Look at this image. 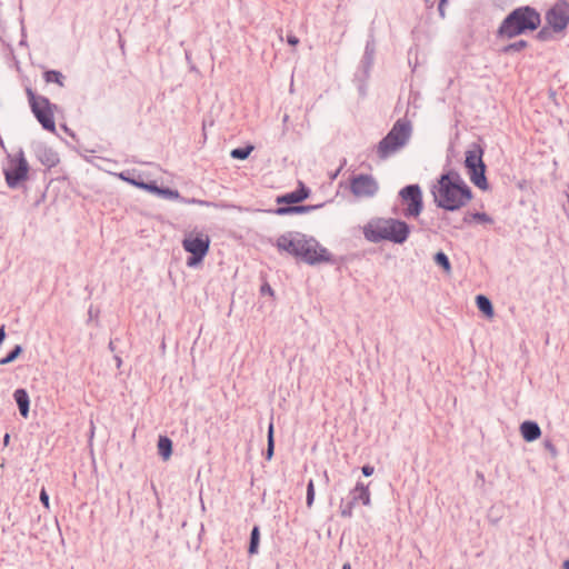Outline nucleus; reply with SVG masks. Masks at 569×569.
<instances>
[{
    "instance_id": "obj_38",
    "label": "nucleus",
    "mask_w": 569,
    "mask_h": 569,
    "mask_svg": "<svg viewBox=\"0 0 569 569\" xmlns=\"http://www.w3.org/2000/svg\"><path fill=\"white\" fill-rule=\"evenodd\" d=\"M287 41L290 46H297L299 43V39L296 36L289 34L287 37Z\"/></svg>"
},
{
    "instance_id": "obj_32",
    "label": "nucleus",
    "mask_w": 569,
    "mask_h": 569,
    "mask_svg": "<svg viewBox=\"0 0 569 569\" xmlns=\"http://www.w3.org/2000/svg\"><path fill=\"white\" fill-rule=\"evenodd\" d=\"M543 448L550 453L551 458L556 459L558 457V450H557L556 446L553 445L552 440L545 439Z\"/></svg>"
},
{
    "instance_id": "obj_23",
    "label": "nucleus",
    "mask_w": 569,
    "mask_h": 569,
    "mask_svg": "<svg viewBox=\"0 0 569 569\" xmlns=\"http://www.w3.org/2000/svg\"><path fill=\"white\" fill-rule=\"evenodd\" d=\"M253 149H254V147L251 144H248L244 148H236V149L231 150L230 156L233 159L244 160L250 156V153L252 152Z\"/></svg>"
},
{
    "instance_id": "obj_46",
    "label": "nucleus",
    "mask_w": 569,
    "mask_h": 569,
    "mask_svg": "<svg viewBox=\"0 0 569 569\" xmlns=\"http://www.w3.org/2000/svg\"><path fill=\"white\" fill-rule=\"evenodd\" d=\"M323 476H325L326 480L328 481V480H329V477H328L327 471H325V472H323Z\"/></svg>"
},
{
    "instance_id": "obj_12",
    "label": "nucleus",
    "mask_w": 569,
    "mask_h": 569,
    "mask_svg": "<svg viewBox=\"0 0 569 569\" xmlns=\"http://www.w3.org/2000/svg\"><path fill=\"white\" fill-rule=\"evenodd\" d=\"M378 183L372 176L359 174L352 178L350 183L351 192L358 198L373 197L378 191Z\"/></svg>"
},
{
    "instance_id": "obj_43",
    "label": "nucleus",
    "mask_w": 569,
    "mask_h": 569,
    "mask_svg": "<svg viewBox=\"0 0 569 569\" xmlns=\"http://www.w3.org/2000/svg\"><path fill=\"white\" fill-rule=\"evenodd\" d=\"M9 440H10V436H9V433H6L4 437H3L4 445H8Z\"/></svg>"
},
{
    "instance_id": "obj_16",
    "label": "nucleus",
    "mask_w": 569,
    "mask_h": 569,
    "mask_svg": "<svg viewBox=\"0 0 569 569\" xmlns=\"http://www.w3.org/2000/svg\"><path fill=\"white\" fill-rule=\"evenodd\" d=\"M322 204H316V206H284V207H278L274 210V213L278 216H287L292 213H307L312 210H316L318 208H321Z\"/></svg>"
},
{
    "instance_id": "obj_21",
    "label": "nucleus",
    "mask_w": 569,
    "mask_h": 569,
    "mask_svg": "<svg viewBox=\"0 0 569 569\" xmlns=\"http://www.w3.org/2000/svg\"><path fill=\"white\" fill-rule=\"evenodd\" d=\"M43 77L48 83L54 82L60 87L64 86V76L60 71L49 70L44 72Z\"/></svg>"
},
{
    "instance_id": "obj_35",
    "label": "nucleus",
    "mask_w": 569,
    "mask_h": 569,
    "mask_svg": "<svg viewBox=\"0 0 569 569\" xmlns=\"http://www.w3.org/2000/svg\"><path fill=\"white\" fill-rule=\"evenodd\" d=\"M40 501L44 506V508L49 509V507H50V505H49V496H48V493H47L44 488H42V490L40 492Z\"/></svg>"
},
{
    "instance_id": "obj_31",
    "label": "nucleus",
    "mask_w": 569,
    "mask_h": 569,
    "mask_svg": "<svg viewBox=\"0 0 569 569\" xmlns=\"http://www.w3.org/2000/svg\"><path fill=\"white\" fill-rule=\"evenodd\" d=\"M313 500H315V485H313V481L310 480L307 486V499H306L307 506L309 508L313 505Z\"/></svg>"
},
{
    "instance_id": "obj_15",
    "label": "nucleus",
    "mask_w": 569,
    "mask_h": 569,
    "mask_svg": "<svg viewBox=\"0 0 569 569\" xmlns=\"http://www.w3.org/2000/svg\"><path fill=\"white\" fill-rule=\"evenodd\" d=\"M350 496L355 502L360 501L365 506H370L371 503L369 488L362 482H358L356 485V487L351 490Z\"/></svg>"
},
{
    "instance_id": "obj_7",
    "label": "nucleus",
    "mask_w": 569,
    "mask_h": 569,
    "mask_svg": "<svg viewBox=\"0 0 569 569\" xmlns=\"http://www.w3.org/2000/svg\"><path fill=\"white\" fill-rule=\"evenodd\" d=\"M483 149L478 143H473L466 151L465 166L468 170L472 183L481 190H488L489 184L486 178V164L482 160Z\"/></svg>"
},
{
    "instance_id": "obj_3",
    "label": "nucleus",
    "mask_w": 569,
    "mask_h": 569,
    "mask_svg": "<svg viewBox=\"0 0 569 569\" xmlns=\"http://www.w3.org/2000/svg\"><path fill=\"white\" fill-rule=\"evenodd\" d=\"M540 23V13L530 6H522L507 14L501 21L496 36L499 39H513L518 36L536 31Z\"/></svg>"
},
{
    "instance_id": "obj_40",
    "label": "nucleus",
    "mask_w": 569,
    "mask_h": 569,
    "mask_svg": "<svg viewBox=\"0 0 569 569\" xmlns=\"http://www.w3.org/2000/svg\"><path fill=\"white\" fill-rule=\"evenodd\" d=\"M261 292H262V293L268 292V293H270V295H272V293H273L272 289H271V288H270V286H269V284H267V283H266V284H263V286L261 287Z\"/></svg>"
},
{
    "instance_id": "obj_37",
    "label": "nucleus",
    "mask_w": 569,
    "mask_h": 569,
    "mask_svg": "<svg viewBox=\"0 0 569 569\" xmlns=\"http://www.w3.org/2000/svg\"><path fill=\"white\" fill-rule=\"evenodd\" d=\"M361 471H362L363 476L370 477L373 473L375 468L370 465H366L362 467Z\"/></svg>"
},
{
    "instance_id": "obj_39",
    "label": "nucleus",
    "mask_w": 569,
    "mask_h": 569,
    "mask_svg": "<svg viewBox=\"0 0 569 569\" xmlns=\"http://www.w3.org/2000/svg\"><path fill=\"white\" fill-rule=\"evenodd\" d=\"M446 2H447L446 0H440L439 6H438L439 13L442 18L445 17Z\"/></svg>"
},
{
    "instance_id": "obj_1",
    "label": "nucleus",
    "mask_w": 569,
    "mask_h": 569,
    "mask_svg": "<svg viewBox=\"0 0 569 569\" xmlns=\"http://www.w3.org/2000/svg\"><path fill=\"white\" fill-rule=\"evenodd\" d=\"M431 193L437 207L448 211L465 207L472 198L471 189L456 171L441 174Z\"/></svg>"
},
{
    "instance_id": "obj_19",
    "label": "nucleus",
    "mask_w": 569,
    "mask_h": 569,
    "mask_svg": "<svg viewBox=\"0 0 569 569\" xmlns=\"http://www.w3.org/2000/svg\"><path fill=\"white\" fill-rule=\"evenodd\" d=\"M476 305H477V308L483 312L486 316L488 317H492L493 316V307H492V303L490 301L489 298H487L486 296L483 295H478L476 297Z\"/></svg>"
},
{
    "instance_id": "obj_29",
    "label": "nucleus",
    "mask_w": 569,
    "mask_h": 569,
    "mask_svg": "<svg viewBox=\"0 0 569 569\" xmlns=\"http://www.w3.org/2000/svg\"><path fill=\"white\" fill-rule=\"evenodd\" d=\"M357 502H355L352 499L348 502H343V500L340 503V513L343 518H350L352 517L353 507Z\"/></svg>"
},
{
    "instance_id": "obj_5",
    "label": "nucleus",
    "mask_w": 569,
    "mask_h": 569,
    "mask_svg": "<svg viewBox=\"0 0 569 569\" xmlns=\"http://www.w3.org/2000/svg\"><path fill=\"white\" fill-rule=\"evenodd\" d=\"M411 136V124L407 120L396 121L388 134L377 144L379 159L386 160L407 144Z\"/></svg>"
},
{
    "instance_id": "obj_10",
    "label": "nucleus",
    "mask_w": 569,
    "mask_h": 569,
    "mask_svg": "<svg viewBox=\"0 0 569 569\" xmlns=\"http://www.w3.org/2000/svg\"><path fill=\"white\" fill-rule=\"evenodd\" d=\"M399 198L405 206L406 218H417L423 210L422 191L419 184H408L399 191Z\"/></svg>"
},
{
    "instance_id": "obj_24",
    "label": "nucleus",
    "mask_w": 569,
    "mask_h": 569,
    "mask_svg": "<svg viewBox=\"0 0 569 569\" xmlns=\"http://www.w3.org/2000/svg\"><path fill=\"white\" fill-rule=\"evenodd\" d=\"M274 440H273V423L270 422L268 427V445L266 451V459L270 460L273 456Z\"/></svg>"
},
{
    "instance_id": "obj_47",
    "label": "nucleus",
    "mask_w": 569,
    "mask_h": 569,
    "mask_svg": "<svg viewBox=\"0 0 569 569\" xmlns=\"http://www.w3.org/2000/svg\"><path fill=\"white\" fill-rule=\"evenodd\" d=\"M117 363L120 365L121 363V359L120 358H117Z\"/></svg>"
},
{
    "instance_id": "obj_17",
    "label": "nucleus",
    "mask_w": 569,
    "mask_h": 569,
    "mask_svg": "<svg viewBox=\"0 0 569 569\" xmlns=\"http://www.w3.org/2000/svg\"><path fill=\"white\" fill-rule=\"evenodd\" d=\"M13 398L19 407L20 415L27 418L29 415L30 399L28 392L24 389H17L13 393Z\"/></svg>"
},
{
    "instance_id": "obj_25",
    "label": "nucleus",
    "mask_w": 569,
    "mask_h": 569,
    "mask_svg": "<svg viewBox=\"0 0 569 569\" xmlns=\"http://www.w3.org/2000/svg\"><path fill=\"white\" fill-rule=\"evenodd\" d=\"M471 219L472 220H477L479 222H483V223H491L492 222L491 217H489L485 212H475V213L467 214V216H465L463 221L469 223L471 221Z\"/></svg>"
},
{
    "instance_id": "obj_42",
    "label": "nucleus",
    "mask_w": 569,
    "mask_h": 569,
    "mask_svg": "<svg viewBox=\"0 0 569 569\" xmlns=\"http://www.w3.org/2000/svg\"><path fill=\"white\" fill-rule=\"evenodd\" d=\"M94 429H96L94 423H93V421H91L90 422V435H89L90 440H92V438L94 436Z\"/></svg>"
},
{
    "instance_id": "obj_41",
    "label": "nucleus",
    "mask_w": 569,
    "mask_h": 569,
    "mask_svg": "<svg viewBox=\"0 0 569 569\" xmlns=\"http://www.w3.org/2000/svg\"><path fill=\"white\" fill-rule=\"evenodd\" d=\"M4 338H6V330H4V326L2 325L0 327V345L3 342Z\"/></svg>"
},
{
    "instance_id": "obj_34",
    "label": "nucleus",
    "mask_w": 569,
    "mask_h": 569,
    "mask_svg": "<svg viewBox=\"0 0 569 569\" xmlns=\"http://www.w3.org/2000/svg\"><path fill=\"white\" fill-rule=\"evenodd\" d=\"M181 202L183 203H188V204H199V206H209V202L208 201H204V200H199V199H196V198H191V199H187V198H183L180 196V199H179Z\"/></svg>"
},
{
    "instance_id": "obj_28",
    "label": "nucleus",
    "mask_w": 569,
    "mask_h": 569,
    "mask_svg": "<svg viewBox=\"0 0 569 569\" xmlns=\"http://www.w3.org/2000/svg\"><path fill=\"white\" fill-rule=\"evenodd\" d=\"M157 194L162 198L170 199V200H179L180 199L179 191L170 189V188H161L160 187Z\"/></svg>"
},
{
    "instance_id": "obj_22",
    "label": "nucleus",
    "mask_w": 569,
    "mask_h": 569,
    "mask_svg": "<svg viewBox=\"0 0 569 569\" xmlns=\"http://www.w3.org/2000/svg\"><path fill=\"white\" fill-rule=\"evenodd\" d=\"M259 540H260L259 527L254 526L252 528L251 535H250V543H249V549H248V552L250 555H254L258 552Z\"/></svg>"
},
{
    "instance_id": "obj_6",
    "label": "nucleus",
    "mask_w": 569,
    "mask_h": 569,
    "mask_svg": "<svg viewBox=\"0 0 569 569\" xmlns=\"http://www.w3.org/2000/svg\"><path fill=\"white\" fill-rule=\"evenodd\" d=\"M26 93L31 111L42 128L50 132H56V104H52L47 97L36 94L31 88H26Z\"/></svg>"
},
{
    "instance_id": "obj_36",
    "label": "nucleus",
    "mask_w": 569,
    "mask_h": 569,
    "mask_svg": "<svg viewBox=\"0 0 569 569\" xmlns=\"http://www.w3.org/2000/svg\"><path fill=\"white\" fill-rule=\"evenodd\" d=\"M120 178L127 182H129L130 184L134 186V187H138V184H141L142 181L140 180H137L134 178H129L126 176L124 172L120 173Z\"/></svg>"
},
{
    "instance_id": "obj_26",
    "label": "nucleus",
    "mask_w": 569,
    "mask_h": 569,
    "mask_svg": "<svg viewBox=\"0 0 569 569\" xmlns=\"http://www.w3.org/2000/svg\"><path fill=\"white\" fill-rule=\"evenodd\" d=\"M22 352V347L17 345L4 358L0 359V366L13 362Z\"/></svg>"
},
{
    "instance_id": "obj_33",
    "label": "nucleus",
    "mask_w": 569,
    "mask_h": 569,
    "mask_svg": "<svg viewBox=\"0 0 569 569\" xmlns=\"http://www.w3.org/2000/svg\"><path fill=\"white\" fill-rule=\"evenodd\" d=\"M138 188L157 194L160 187H158L157 183L153 181L152 182H143L142 181L141 184H138Z\"/></svg>"
},
{
    "instance_id": "obj_44",
    "label": "nucleus",
    "mask_w": 569,
    "mask_h": 569,
    "mask_svg": "<svg viewBox=\"0 0 569 569\" xmlns=\"http://www.w3.org/2000/svg\"><path fill=\"white\" fill-rule=\"evenodd\" d=\"M562 569H569V559L563 561Z\"/></svg>"
},
{
    "instance_id": "obj_18",
    "label": "nucleus",
    "mask_w": 569,
    "mask_h": 569,
    "mask_svg": "<svg viewBox=\"0 0 569 569\" xmlns=\"http://www.w3.org/2000/svg\"><path fill=\"white\" fill-rule=\"evenodd\" d=\"M158 451H159V455L164 460H168L172 453V441L168 437H163V436L159 437Z\"/></svg>"
},
{
    "instance_id": "obj_48",
    "label": "nucleus",
    "mask_w": 569,
    "mask_h": 569,
    "mask_svg": "<svg viewBox=\"0 0 569 569\" xmlns=\"http://www.w3.org/2000/svg\"><path fill=\"white\" fill-rule=\"evenodd\" d=\"M426 2H429L430 0H425Z\"/></svg>"
},
{
    "instance_id": "obj_4",
    "label": "nucleus",
    "mask_w": 569,
    "mask_h": 569,
    "mask_svg": "<svg viewBox=\"0 0 569 569\" xmlns=\"http://www.w3.org/2000/svg\"><path fill=\"white\" fill-rule=\"evenodd\" d=\"M367 240L378 243L390 241L402 244L410 234V227L406 221L395 218H378L368 222L363 228Z\"/></svg>"
},
{
    "instance_id": "obj_9",
    "label": "nucleus",
    "mask_w": 569,
    "mask_h": 569,
    "mask_svg": "<svg viewBox=\"0 0 569 569\" xmlns=\"http://www.w3.org/2000/svg\"><path fill=\"white\" fill-rule=\"evenodd\" d=\"M210 239L203 233L190 232L182 240L183 249L191 253L187 259L188 267H194L202 261L209 251Z\"/></svg>"
},
{
    "instance_id": "obj_30",
    "label": "nucleus",
    "mask_w": 569,
    "mask_h": 569,
    "mask_svg": "<svg viewBox=\"0 0 569 569\" xmlns=\"http://www.w3.org/2000/svg\"><path fill=\"white\" fill-rule=\"evenodd\" d=\"M536 37L539 41H548L552 38V31L550 27H543L538 31Z\"/></svg>"
},
{
    "instance_id": "obj_13",
    "label": "nucleus",
    "mask_w": 569,
    "mask_h": 569,
    "mask_svg": "<svg viewBox=\"0 0 569 569\" xmlns=\"http://www.w3.org/2000/svg\"><path fill=\"white\" fill-rule=\"evenodd\" d=\"M309 197V189L300 182V188L292 192L286 193L277 198V203L296 204Z\"/></svg>"
},
{
    "instance_id": "obj_14",
    "label": "nucleus",
    "mask_w": 569,
    "mask_h": 569,
    "mask_svg": "<svg viewBox=\"0 0 569 569\" xmlns=\"http://www.w3.org/2000/svg\"><path fill=\"white\" fill-rule=\"evenodd\" d=\"M520 433L527 442H532L541 436V429L535 421H523L520 425Z\"/></svg>"
},
{
    "instance_id": "obj_45",
    "label": "nucleus",
    "mask_w": 569,
    "mask_h": 569,
    "mask_svg": "<svg viewBox=\"0 0 569 569\" xmlns=\"http://www.w3.org/2000/svg\"><path fill=\"white\" fill-rule=\"evenodd\" d=\"M342 569H351L350 563H345V565L342 566Z\"/></svg>"
},
{
    "instance_id": "obj_20",
    "label": "nucleus",
    "mask_w": 569,
    "mask_h": 569,
    "mask_svg": "<svg viewBox=\"0 0 569 569\" xmlns=\"http://www.w3.org/2000/svg\"><path fill=\"white\" fill-rule=\"evenodd\" d=\"M528 46H529L528 41L521 39L516 42L503 46L500 49V53L512 54V53L520 52V51L525 50L526 48H528Z\"/></svg>"
},
{
    "instance_id": "obj_8",
    "label": "nucleus",
    "mask_w": 569,
    "mask_h": 569,
    "mask_svg": "<svg viewBox=\"0 0 569 569\" xmlns=\"http://www.w3.org/2000/svg\"><path fill=\"white\" fill-rule=\"evenodd\" d=\"M29 163L24 152L19 150L17 156H8V167L3 169L6 182L9 188L17 189L28 179Z\"/></svg>"
},
{
    "instance_id": "obj_2",
    "label": "nucleus",
    "mask_w": 569,
    "mask_h": 569,
    "mask_svg": "<svg viewBox=\"0 0 569 569\" xmlns=\"http://www.w3.org/2000/svg\"><path fill=\"white\" fill-rule=\"evenodd\" d=\"M277 247L279 250L300 258L308 264H317L331 261L330 252L321 247L313 238H307L301 233H286L278 238Z\"/></svg>"
},
{
    "instance_id": "obj_27",
    "label": "nucleus",
    "mask_w": 569,
    "mask_h": 569,
    "mask_svg": "<svg viewBox=\"0 0 569 569\" xmlns=\"http://www.w3.org/2000/svg\"><path fill=\"white\" fill-rule=\"evenodd\" d=\"M435 262L438 266L442 267L446 271H450V269H451L449 258L442 251H439L435 254Z\"/></svg>"
},
{
    "instance_id": "obj_11",
    "label": "nucleus",
    "mask_w": 569,
    "mask_h": 569,
    "mask_svg": "<svg viewBox=\"0 0 569 569\" xmlns=\"http://www.w3.org/2000/svg\"><path fill=\"white\" fill-rule=\"evenodd\" d=\"M546 21L553 32H561L569 23V3L559 0L546 13Z\"/></svg>"
}]
</instances>
